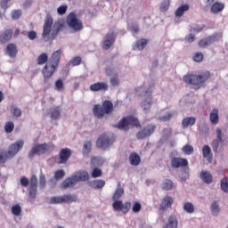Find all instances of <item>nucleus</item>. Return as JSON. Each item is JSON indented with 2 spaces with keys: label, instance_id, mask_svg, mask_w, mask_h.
I'll use <instances>...</instances> for the list:
<instances>
[{
  "label": "nucleus",
  "instance_id": "57",
  "mask_svg": "<svg viewBox=\"0 0 228 228\" xmlns=\"http://www.w3.org/2000/svg\"><path fill=\"white\" fill-rule=\"evenodd\" d=\"M110 85L111 86H119L120 80L118 79V77H113L110 78Z\"/></svg>",
  "mask_w": 228,
  "mask_h": 228
},
{
  "label": "nucleus",
  "instance_id": "41",
  "mask_svg": "<svg viewBox=\"0 0 228 228\" xmlns=\"http://www.w3.org/2000/svg\"><path fill=\"white\" fill-rule=\"evenodd\" d=\"M12 213L14 216H20V213H22V208H20V205H13L12 207Z\"/></svg>",
  "mask_w": 228,
  "mask_h": 228
},
{
  "label": "nucleus",
  "instance_id": "58",
  "mask_svg": "<svg viewBox=\"0 0 228 228\" xmlns=\"http://www.w3.org/2000/svg\"><path fill=\"white\" fill-rule=\"evenodd\" d=\"M28 193L31 199H35L37 197V187H29Z\"/></svg>",
  "mask_w": 228,
  "mask_h": 228
},
{
  "label": "nucleus",
  "instance_id": "36",
  "mask_svg": "<svg viewBox=\"0 0 228 228\" xmlns=\"http://www.w3.org/2000/svg\"><path fill=\"white\" fill-rule=\"evenodd\" d=\"M91 184L94 190H101V188H104V186H106V182L104 180L98 179L94 180Z\"/></svg>",
  "mask_w": 228,
  "mask_h": 228
},
{
  "label": "nucleus",
  "instance_id": "54",
  "mask_svg": "<svg viewBox=\"0 0 228 228\" xmlns=\"http://www.w3.org/2000/svg\"><path fill=\"white\" fill-rule=\"evenodd\" d=\"M37 186H38V179L37 178V175H32L30 178L29 188H37Z\"/></svg>",
  "mask_w": 228,
  "mask_h": 228
},
{
  "label": "nucleus",
  "instance_id": "14",
  "mask_svg": "<svg viewBox=\"0 0 228 228\" xmlns=\"http://www.w3.org/2000/svg\"><path fill=\"white\" fill-rule=\"evenodd\" d=\"M22 147H24V142L22 140H19L9 146L7 152L11 158H13L17 156V153L20 149H22Z\"/></svg>",
  "mask_w": 228,
  "mask_h": 228
},
{
  "label": "nucleus",
  "instance_id": "25",
  "mask_svg": "<svg viewBox=\"0 0 228 228\" xmlns=\"http://www.w3.org/2000/svg\"><path fill=\"white\" fill-rule=\"evenodd\" d=\"M200 179L207 184H211L213 183V175L209 171H201L200 175Z\"/></svg>",
  "mask_w": 228,
  "mask_h": 228
},
{
  "label": "nucleus",
  "instance_id": "43",
  "mask_svg": "<svg viewBox=\"0 0 228 228\" xmlns=\"http://www.w3.org/2000/svg\"><path fill=\"white\" fill-rule=\"evenodd\" d=\"M170 8V0H163L160 4V12H167V10Z\"/></svg>",
  "mask_w": 228,
  "mask_h": 228
},
{
  "label": "nucleus",
  "instance_id": "5",
  "mask_svg": "<svg viewBox=\"0 0 228 228\" xmlns=\"http://www.w3.org/2000/svg\"><path fill=\"white\" fill-rule=\"evenodd\" d=\"M89 178L90 176L88 175V172H80L78 175H74L71 177L66 178L61 183V188L63 190H67L68 188H74V185L77 184V183L81 181H88Z\"/></svg>",
  "mask_w": 228,
  "mask_h": 228
},
{
  "label": "nucleus",
  "instance_id": "38",
  "mask_svg": "<svg viewBox=\"0 0 228 228\" xmlns=\"http://www.w3.org/2000/svg\"><path fill=\"white\" fill-rule=\"evenodd\" d=\"M47 60H49L47 53H41L37 59V65H45V63H47Z\"/></svg>",
  "mask_w": 228,
  "mask_h": 228
},
{
  "label": "nucleus",
  "instance_id": "51",
  "mask_svg": "<svg viewBox=\"0 0 228 228\" xmlns=\"http://www.w3.org/2000/svg\"><path fill=\"white\" fill-rule=\"evenodd\" d=\"M21 15H22V12H20V10H14L12 12V20H17L20 19Z\"/></svg>",
  "mask_w": 228,
  "mask_h": 228
},
{
  "label": "nucleus",
  "instance_id": "62",
  "mask_svg": "<svg viewBox=\"0 0 228 228\" xmlns=\"http://www.w3.org/2000/svg\"><path fill=\"white\" fill-rule=\"evenodd\" d=\"M186 42L189 44H191L192 42H195V35L193 34H189L185 37Z\"/></svg>",
  "mask_w": 228,
  "mask_h": 228
},
{
  "label": "nucleus",
  "instance_id": "3",
  "mask_svg": "<svg viewBox=\"0 0 228 228\" xmlns=\"http://www.w3.org/2000/svg\"><path fill=\"white\" fill-rule=\"evenodd\" d=\"M113 111V102L106 100L102 104H96L93 108V113L96 118H103L104 115H110Z\"/></svg>",
  "mask_w": 228,
  "mask_h": 228
},
{
  "label": "nucleus",
  "instance_id": "18",
  "mask_svg": "<svg viewBox=\"0 0 228 228\" xmlns=\"http://www.w3.org/2000/svg\"><path fill=\"white\" fill-rule=\"evenodd\" d=\"M113 44H115V33H107L103 39L102 49H104V51H108Z\"/></svg>",
  "mask_w": 228,
  "mask_h": 228
},
{
  "label": "nucleus",
  "instance_id": "6",
  "mask_svg": "<svg viewBox=\"0 0 228 228\" xmlns=\"http://www.w3.org/2000/svg\"><path fill=\"white\" fill-rule=\"evenodd\" d=\"M54 151V144L53 143H47L44 142L41 144H37L30 150L28 152V158H35V156H42L45 154V152H51Z\"/></svg>",
  "mask_w": 228,
  "mask_h": 228
},
{
  "label": "nucleus",
  "instance_id": "27",
  "mask_svg": "<svg viewBox=\"0 0 228 228\" xmlns=\"http://www.w3.org/2000/svg\"><path fill=\"white\" fill-rule=\"evenodd\" d=\"M50 117L53 120H58L61 117V110L60 107H53L50 109Z\"/></svg>",
  "mask_w": 228,
  "mask_h": 228
},
{
  "label": "nucleus",
  "instance_id": "10",
  "mask_svg": "<svg viewBox=\"0 0 228 228\" xmlns=\"http://www.w3.org/2000/svg\"><path fill=\"white\" fill-rule=\"evenodd\" d=\"M156 131V125H148L136 134L137 140H145Z\"/></svg>",
  "mask_w": 228,
  "mask_h": 228
},
{
  "label": "nucleus",
  "instance_id": "17",
  "mask_svg": "<svg viewBox=\"0 0 228 228\" xmlns=\"http://www.w3.org/2000/svg\"><path fill=\"white\" fill-rule=\"evenodd\" d=\"M216 139L212 142V148L214 152H218V148L220 147V143L224 142V134L222 133V129L217 128L216 131Z\"/></svg>",
  "mask_w": 228,
  "mask_h": 228
},
{
  "label": "nucleus",
  "instance_id": "20",
  "mask_svg": "<svg viewBox=\"0 0 228 228\" xmlns=\"http://www.w3.org/2000/svg\"><path fill=\"white\" fill-rule=\"evenodd\" d=\"M188 165V159L183 158H173L171 160L172 168H183Z\"/></svg>",
  "mask_w": 228,
  "mask_h": 228
},
{
  "label": "nucleus",
  "instance_id": "16",
  "mask_svg": "<svg viewBox=\"0 0 228 228\" xmlns=\"http://www.w3.org/2000/svg\"><path fill=\"white\" fill-rule=\"evenodd\" d=\"M109 88L106 82H96L89 86L91 92H108Z\"/></svg>",
  "mask_w": 228,
  "mask_h": 228
},
{
  "label": "nucleus",
  "instance_id": "34",
  "mask_svg": "<svg viewBox=\"0 0 228 228\" xmlns=\"http://www.w3.org/2000/svg\"><path fill=\"white\" fill-rule=\"evenodd\" d=\"M175 115H177V112L175 111L167 112L165 115L160 116L159 118V120H160V122H168V120H172V118H174Z\"/></svg>",
  "mask_w": 228,
  "mask_h": 228
},
{
  "label": "nucleus",
  "instance_id": "63",
  "mask_svg": "<svg viewBox=\"0 0 228 228\" xmlns=\"http://www.w3.org/2000/svg\"><path fill=\"white\" fill-rule=\"evenodd\" d=\"M8 3H10V1H8V0H3L0 2V6H1V8H3V10H4V12H6V10H8Z\"/></svg>",
  "mask_w": 228,
  "mask_h": 228
},
{
  "label": "nucleus",
  "instance_id": "42",
  "mask_svg": "<svg viewBox=\"0 0 228 228\" xmlns=\"http://www.w3.org/2000/svg\"><path fill=\"white\" fill-rule=\"evenodd\" d=\"M92 151V142L87 141L85 142L82 152L83 154H90Z\"/></svg>",
  "mask_w": 228,
  "mask_h": 228
},
{
  "label": "nucleus",
  "instance_id": "32",
  "mask_svg": "<svg viewBox=\"0 0 228 228\" xmlns=\"http://www.w3.org/2000/svg\"><path fill=\"white\" fill-rule=\"evenodd\" d=\"M188 10H190V5L183 4L176 9L175 15V17H183V15H184V12H188Z\"/></svg>",
  "mask_w": 228,
  "mask_h": 228
},
{
  "label": "nucleus",
  "instance_id": "21",
  "mask_svg": "<svg viewBox=\"0 0 228 228\" xmlns=\"http://www.w3.org/2000/svg\"><path fill=\"white\" fill-rule=\"evenodd\" d=\"M12 37H13V29L6 28L0 34L1 44H6V42H10L12 40Z\"/></svg>",
  "mask_w": 228,
  "mask_h": 228
},
{
  "label": "nucleus",
  "instance_id": "52",
  "mask_svg": "<svg viewBox=\"0 0 228 228\" xmlns=\"http://www.w3.org/2000/svg\"><path fill=\"white\" fill-rule=\"evenodd\" d=\"M193 61L197 63H200L204 60V54L202 53H197L193 56Z\"/></svg>",
  "mask_w": 228,
  "mask_h": 228
},
{
  "label": "nucleus",
  "instance_id": "39",
  "mask_svg": "<svg viewBox=\"0 0 228 228\" xmlns=\"http://www.w3.org/2000/svg\"><path fill=\"white\" fill-rule=\"evenodd\" d=\"M183 209L184 211H186V213H189L190 215H191V213H195V207L191 202H186L183 205Z\"/></svg>",
  "mask_w": 228,
  "mask_h": 228
},
{
  "label": "nucleus",
  "instance_id": "23",
  "mask_svg": "<svg viewBox=\"0 0 228 228\" xmlns=\"http://www.w3.org/2000/svg\"><path fill=\"white\" fill-rule=\"evenodd\" d=\"M129 161L132 167H138V165H140V163L142 162V159L140 158V155H138V153L132 152L129 156Z\"/></svg>",
  "mask_w": 228,
  "mask_h": 228
},
{
  "label": "nucleus",
  "instance_id": "47",
  "mask_svg": "<svg viewBox=\"0 0 228 228\" xmlns=\"http://www.w3.org/2000/svg\"><path fill=\"white\" fill-rule=\"evenodd\" d=\"M4 129L5 133H12L13 129H15V124H13L12 121H9L5 124Z\"/></svg>",
  "mask_w": 228,
  "mask_h": 228
},
{
  "label": "nucleus",
  "instance_id": "7",
  "mask_svg": "<svg viewBox=\"0 0 228 228\" xmlns=\"http://www.w3.org/2000/svg\"><path fill=\"white\" fill-rule=\"evenodd\" d=\"M129 126H133L134 127H142L140 125V121L138 118H134V116H128L126 118H123L118 124V129H124V131H127L129 129Z\"/></svg>",
  "mask_w": 228,
  "mask_h": 228
},
{
  "label": "nucleus",
  "instance_id": "4",
  "mask_svg": "<svg viewBox=\"0 0 228 228\" xmlns=\"http://www.w3.org/2000/svg\"><path fill=\"white\" fill-rule=\"evenodd\" d=\"M211 74L209 71H203L200 75H185L183 77V81L187 85H192L194 86H199V85H202V83H206L208 79H209Z\"/></svg>",
  "mask_w": 228,
  "mask_h": 228
},
{
  "label": "nucleus",
  "instance_id": "55",
  "mask_svg": "<svg viewBox=\"0 0 228 228\" xmlns=\"http://www.w3.org/2000/svg\"><path fill=\"white\" fill-rule=\"evenodd\" d=\"M46 183H47V181L45 180V175H41L39 177V187L45 188Z\"/></svg>",
  "mask_w": 228,
  "mask_h": 228
},
{
  "label": "nucleus",
  "instance_id": "31",
  "mask_svg": "<svg viewBox=\"0 0 228 228\" xmlns=\"http://www.w3.org/2000/svg\"><path fill=\"white\" fill-rule=\"evenodd\" d=\"M7 54L11 58H15L17 56V45L13 44H9L7 45Z\"/></svg>",
  "mask_w": 228,
  "mask_h": 228
},
{
  "label": "nucleus",
  "instance_id": "2",
  "mask_svg": "<svg viewBox=\"0 0 228 228\" xmlns=\"http://www.w3.org/2000/svg\"><path fill=\"white\" fill-rule=\"evenodd\" d=\"M122 195H124V188H122L120 182H118V189L112 196V200H114L112 208L114 211H122L124 215H126V213H129V209H131V202L126 201L123 203L122 200H119L118 199H120Z\"/></svg>",
  "mask_w": 228,
  "mask_h": 228
},
{
  "label": "nucleus",
  "instance_id": "46",
  "mask_svg": "<svg viewBox=\"0 0 228 228\" xmlns=\"http://www.w3.org/2000/svg\"><path fill=\"white\" fill-rule=\"evenodd\" d=\"M91 175L94 179H97V177H102V170L100 168L95 167L93 169Z\"/></svg>",
  "mask_w": 228,
  "mask_h": 228
},
{
  "label": "nucleus",
  "instance_id": "44",
  "mask_svg": "<svg viewBox=\"0 0 228 228\" xmlns=\"http://www.w3.org/2000/svg\"><path fill=\"white\" fill-rule=\"evenodd\" d=\"M10 153L8 151H1L0 152V163H4L5 161H8L10 159Z\"/></svg>",
  "mask_w": 228,
  "mask_h": 228
},
{
  "label": "nucleus",
  "instance_id": "29",
  "mask_svg": "<svg viewBox=\"0 0 228 228\" xmlns=\"http://www.w3.org/2000/svg\"><path fill=\"white\" fill-rule=\"evenodd\" d=\"M209 118L211 124H213L214 126H216V124H218V122L220 121V118L218 116V109H213L212 112L210 113Z\"/></svg>",
  "mask_w": 228,
  "mask_h": 228
},
{
  "label": "nucleus",
  "instance_id": "11",
  "mask_svg": "<svg viewBox=\"0 0 228 228\" xmlns=\"http://www.w3.org/2000/svg\"><path fill=\"white\" fill-rule=\"evenodd\" d=\"M143 92L145 94V99L142 102L141 106L145 113H149L152 106V91L151 89H143Z\"/></svg>",
  "mask_w": 228,
  "mask_h": 228
},
{
  "label": "nucleus",
  "instance_id": "49",
  "mask_svg": "<svg viewBox=\"0 0 228 228\" xmlns=\"http://www.w3.org/2000/svg\"><path fill=\"white\" fill-rule=\"evenodd\" d=\"M63 177H65V171L63 169H59L54 173V178L57 181L63 179Z\"/></svg>",
  "mask_w": 228,
  "mask_h": 228
},
{
  "label": "nucleus",
  "instance_id": "53",
  "mask_svg": "<svg viewBox=\"0 0 228 228\" xmlns=\"http://www.w3.org/2000/svg\"><path fill=\"white\" fill-rule=\"evenodd\" d=\"M81 61H82V59L81 57L79 56H76L74 57L71 61H70V63L73 67H77V65H81Z\"/></svg>",
  "mask_w": 228,
  "mask_h": 228
},
{
  "label": "nucleus",
  "instance_id": "60",
  "mask_svg": "<svg viewBox=\"0 0 228 228\" xmlns=\"http://www.w3.org/2000/svg\"><path fill=\"white\" fill-rule=\"evenodd\" d=\"M12 112L14 117H20V115H22V110L17 107H12Z\"/></svg>",
  "mask_w": 228,
  "mask_h": 228
},
{
  "label": "nucleus",
  "instance_id": "1",
  "mask_svg": "<svg viewBox=\"0 0 228 228\" xmlns=\"http://www.w3.org/2000/svg\"><path fill=\"white\" fill-rule=\"evenodd\" d=\"M61 49H59L52 54L49 61L43 68V76H44V83L47 85L49 83V78L53 77L54 72H56V69L60 65V61L61 60Z\"/></svg>",
  "mask_w": 228,
  "mask_h": 228
},
{
  "label": "nucleus",
  "instance_id": "30",
  "mask_svg": "<svg viewBox=\"0 0 228 228\" xmlns=\"http://www.w3.org/2000/svg\"><path fill=\"white\" fill-rule=\"evenodd\" d=\"M178 221L175 216L168 217V223L163 228H177Z\"/></svg>",
  "mask_w": 228,
  "mask_h": 228
},
{
  "label": "nucleus",
  "instance_id": "45",
  "mask_svg": "<svg viewBox=\"0 0 228 228\" xmlns=\"http://www.w3.org/2000/svg\"><path fill=\"white\" fill-rule=\"evenodd\" d=\"M183 152H184V154H186L187 156H190L191 154H193V146L190 145V144H185L183 149H182Z\"/></svg>",
  "mask_w": 228,
  "mask_h": 228
},
{
  "label": "nucleus",
  "instance_id": "19",
  "mask_svg": "<svg viewBox=\"0 0 228 228\" xmlns=\"http://www.w3.org/2000/svg\"><path fill=\"white\" fill-rule=\"evenodd\" d=\"M70 156H72V150L69 148L61 149L59 152L60 163H67L70 159Z\"/></svg>",
  "mask_w": 228,
  "mask_h": 228
},
{
  "label": "nucleus",
  "instance_id": "64",
  "mask_svg": "<svg viewBox=\"0 0 228 228\" xmlns=\"http://www.w3.org/2000/svg\"><path fill=\"white\" fill-rule=\"evenodd\" d=\"M28 38H29V40H35L37 38V32L34 30L28 31Z\"/></svg>",
  "mask_w": 228,
  "mask_h": 228
},
{
  "label": "nucleus",
  "instance_id": "33",
  "mask_svg": "<svg viewBox=\"0 0 228 228\" xmlns=\"http://www.w3.org/2000/svg\"><path fill=\"white\" fill-rule=\"evenodd\" d=\"M161 188L165 191H168L174 188V182H172V180L170 179H166L163 181L161 184Z\"/></svg>",
  "mask_w": 228,
  "mask_h": 228
},
{
  "label": "nucleus",
  "instance_id": "26",
  "mask_svg": "<svg viewBox=\"0 0 228 228\" xmlns=\"http://www.w3.org/2000/svg\"><path fill=\"white\" fill-rule=\"evenodd\" d=\"M224 8H225V4L220 2H216L212 4L210 11L212 13H220V12H224Z\"/></svg>",
  "mask_w": 228,
  "mask_h": 228
},
{
  "label": "nucleus",
  "instance_id": "48",
  "mask_svg": "<svg viewBox=\"0 0 228 228\" xmlns=\"http://www.w3.org/2000/svg\"><path fill=\"white\" fill-rule=\"evenodd\" d=\"M221 189L224 193H228V179L227 178H223L221 180Z\"/></svg>",
  "mask_w": 228,
  "mask_h": 228
},
{
  "label": "nucleus",
  "instance_id": "35",
  "mask_svg": "<svg viewBox=\"0 0 228 228\" xmlns=\"http://www.w3.org/2000/svg\"><path fill=\"white\" fill-rule=\"evenodd\" d=\"M147 44H149V40L142 38L136 42L135 47L138 49V51H143L145 47H147Z\"/></svg>",
  "mask_w": 228,
  "mask_h": 228
},
{
  "label": "nucleus",
  "instance_id": "59",
  "mask_svg": "<svg viewBox=\"0 0 228 228\" xmlns=\"http://www.w3.org/2000/svg\"><path fill=\"white\" fill-rule=\"evenodd\" d=\"M57 12L59 15H65V13H67V5H61L58 7Z\"/></svg>",
  "mask_w": 228,
  "mask_h": 228
},
{
  "label": "nucleus",
  "instance_id": "37",
  "mask_svg": "<svg viewBox=\"0 0 228 228\" xmlns=\"http://www.w3.org/2000/svg\"><path fill=\"white\" fill-rule=\"evenodd\" d=\"M202 154L203 158H208V159H211L213 158V154H211V148L209 145H204L202 147Z\"/></svg>",
  "mask_w": 228,
  "mask_h": 228
},
{
  "label": "nucleus",
  "instance_id": "22",
  "mask_svg": "<svg viewBox=\"0 0 228 228\" xmlns=\"http://www.w3.org/2000/svg\"><path fill=\"white\" fill-rule=\"evenodd\" d=\"M172 204H174V199L171 196L164 197L159 206L160 211H166V209L172 207Z\"/></svg>",
  "mask_w": 228,
  "mask_h": 228
},
{
  "label": "nucleus",
  "instance_id": "28",
  "mask_svg": "<svg viewBox=\"0 0 228 228\" xmlns=\"http://www.w3.org/2000/svg\"><path fill=\"white\" fill-rule=\"evenodd\" d=\"M195 122H197V118L194 117H187L183 119L182 126L183 128L190 127V126H195Z\"/></svg>",
  "mask_w": 228,
  "mask_h": 228
},
{
  "label": "nucleus",
  "instance_id": "40",
  "mask_svg": "<svg viewBox=\"0 0 228 228\" xmlns=\"http://www.w3.org/2000/svg\"><path fill=\"white\" fill-rule=\"evenodd\" d=\"M210 209H211L212 215H213L214 216H216L218 215V213H220V208L218 207V202L214 201V202L211 204Z\"/></svg>",
  "mask_w": 228,
  "mask_h": 228
},
{
  "label": "nucleus",
  "instance_id": "8",
  "mask_svg": "<svg viewBox=\"0 0 228 228\" xmlns=\"http://www.w3.org/2000/svg\"><path fill=\"white\" fill-rule=\"evenodd\" d=\"M67 24L69 28L73 29L75 33L83 29V21L77 19V16L74 12H70L67 17Z\"/></svg>",
  "mask_w": 228,
  "mask_h": 228
},
{
  "label": "nucleus",
  "instance_id": "61",
  "mask_svg": "<svg viewBox=\"0 0 228 228\" xmlns=\"http://www.w3.org/2000/svg\"><path fill=\"white\" fill-rule=\"evenodd\" d=\"M20 184L21 186H24V188H26L29 184V180L26 176H22L20 178Z\"/></svg>",
  "mask_w": 228,
  "mask_h": 228
},
{
  "label": "nucleus",
  "instance_id": "50",
  "mask_svg": "<svg viewBox=\"0 0 228 228\" xmlns=\"http://www.w3.org/2000/svg\"><path fill=\"white\" fill-rule=\"evenodd\" d=\"M133 213H140L142 211V203L135 201L132 208Z\"/></svg>",
  "mask_w": 228,
  "mask_h": 228
},
{
  "label": "nucleus",
  "instance_id": "15",
  "mask_svg": "<svg viewBox=\"0 0 228 228\" xmlns=\"http://www.w3.org/2000/svg\"><path fill=\"white\" fill-rule=\"evenodd\" d=\"M53 22L54 20H53V17L51 15H47L43 27V38L49 37Z\"/></svg>",
  "mask_w": 228,
  "mask_h": 228
},
{
  "label": "nucleus",
  "instance_id": "13",
  "mask_svg": "<svg viewBox=\"0 0 228 228\" xmlns=\"http://www.w3.org/2000/svg\"><path fill=\"white\" fill-rule=\"evenodd\" d=\"M112 143L113 139L103 134L98 138L96 142V147H98V149H108V147H110V145H112Z\"/></svg>",
  "mask_w": 228,
  "mask_h": 228
},
{
  "label": "nucleus",
  "instance_id": "12",
  "mask_svg": "<svg viewBox=\"0 0 228 228\" xmlns=\"http://www.w3.org/2000/svg\"><path fill=\"white\" fill-rule=\"evenodd\" d=\"M220 38H222V35L220 34H214V35L208 36L205 38H202L199 42V46L202 48L208 47V45H211L212 44H215V42H218Z\"/></svg>",
  "mask_w": 228,
  "mask_h": 228
},
{
  "label": "nucleus",
  "instance_id": "9",
  "mask_svg": "<svg viewBox=\"0 0 228 228\" xmlns=\"http://www.w3.org/2000/svg\"><path fill=\"white\" fill-rule=\"evenodd\" d=\"M77 198L72 194H65L62 196H54L50 199V204H70L76 202Z\"/></svg>",
  "mask_w": 228,
  "mask_h": 228
},
{
  "label": "nucleus",
  "instance_id": "24",
  "mask_svg": "<svg viewBox=\"0 0 228 228\" xmlns=\"http://www.w3.org/2000/svg\"><path fill=\"white\" fill-rule=\"evenodd\" d=\"M63 28H65L63 20L55 21L53 24V37H56L60 33V31L63 30Z\"/></svg>",
  "mask_w": 228,
  "mask_h": 228
},
{
  "label": "nucleus",
  "instance_id": "56",
  "mask_svg": "<svg viewBox=\"0 0 228 228\" xmlns=\"http://www.w3.org/2000/svg\"><path fill=\"white\" fill-rule=\"evenodd\" d=\"M55 88L56 90H64L65 86H63V81L61 79H58L55 82Z\"/></svg>",
  "mask_w": 228,
  "mask_h": 228
}]
</instances>
